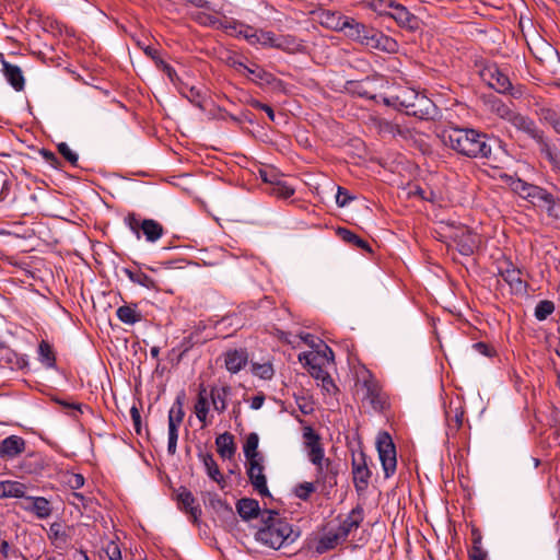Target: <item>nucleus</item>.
<instances>
[{
    "label": "nucleus",
    "mask_w": 560,
    "mask_h": 560,
    "mask_svg": "<svg viewBox=\"0 0 560 560\" xmlns=\"http://www.w3.org/2000/svg\"><path fill=\"white\" fill-rule=\"evenodd\" d=\"M230 392H231V387H229V386H223L221 388L213 387L211 389V393H210L211 400H212L214 409L219 413H222V412L225 411V409H226V397L230 394Z\"/></svg>",
    "instance_id": "e433bc0d"
},
{
    "label": "nucleus",
    "mask_w": 560,
    "mask_h": 560,
    "mask_svg": "<svg viewBox=\"0 0 560 560\" xmlns=\"http://www.w3.org/2000/svg\"><path fill=\"white\" fill-rule=\"evenodd\" d=\"M2 71L5 79L15 91H22L24 89L25 80L19 66L2 60Z\"/></svg>",
    "instance_id": "393cba45"
},
{
    "label": "nucleus",
    "mask_w": 560,
    "mask_h": 560,
    "mask_svg": "<svg viewBox=\"0 0 560 560\" xmlns=\"http://www.w3.org/2000/svg\"><path fill=\"white\" fill-rule=\"evenodd\" d=\"M25 485L19 481H0V498H23Z\"/></svg>",
    "instance_id": "2f4dec72"
},
{
    "label": "nucleus",
    "mask_w": 560,
    "mask_h": 560,
    "mask_svg": "<svg viewBox=\"0 0 560 560\" xmlns=\"http://www.w3.org/2000/svg\"><path fill=\"white\" fill-rule=\"evenodd\" d=\"M38 353L40 361L48 368H51L55 365V354L52 352V349L50 345L46 341H42L38 347Z\"/></svg>",
    "instance_id": "49530a36"
},
{
    "label": "nucleus",
    "mask_w": 560,
    "mask_h": 560,
    "mask_svg": "<svg viewBox=\"0 0 560 560\" xmlns=\"http://www.w3.org/2000/svg\"><path fill=\"white\" fill-rule=\"evenodd\" d=\"M268 192L281 199H288L294 194V189L280 178L268 189Z\"/></svg>",
    "instance_id": "37998d69"
},
{
    "label": "nucleus",
    "mask_w": 560,
    "mask_h": 560,
    "mask_svg": "<svg viewBox=\"0 0 560 560\" xmlns=\"http://www.w3.org/2000/svg\"><path fill=\"white\" fill-rule=\"evenodd\" d=\"M195 20L201 25L212 26L214 28H219L218 26L220 25V23H222V20H220L215 15L203 12H198L195 16Z\"/></svg>",
    "instance_id": "603ef678"
},
{
    "label": "nucleus",
    "mask_w": 560,
    "mask_h": 560,
    "mask_svg": "<svg viewBox=\"0 0 560 560\" xmlns=\"http://www.w3.org/2000/svg\"><path fill=\"white\" fill-rule=\"evenodd\" d=\"M116 315L120 322L127 325H133L142 319V315L137 304H126L117 308Z\"/></svg>",
    "instance_id": "7c9ffc66"
},
{
    "label": "nucleus",
    "mask_w": 560,
    "mask_h": 560,
    "mask_svg": "<svg viewBox=\"0 0 560 560\" xmlns=\"http://www.w3.org/2000/svg\"><path fill=\"white\" fill-rule=\"evenodd\" d=\"M343 34L352 42L371 49H377L388 54H394L398 50L397 40L352 16L349 18V23Z\"/></svg>",
    "instance_id": "7ed1b4c3"
},
{
    "label": "nucleus",
    "mask_w": 560,
    "mask_h": 560,
    "mask_svg": "<svg viewBox=\"0 0 560 560\" xmlns=\"http://www.w3.org/2000/svg\"><path fill=\"white\" fill-rule=\"evenodd\" d=\"M510 122L518 130L528 135L537 144L545 139L544 132L536 126L535 121L520 113L515 112Z\"/></svg>",
    "instance_id": "aec40b11"
},
{
    "label": "nucleus",
    "mask_w": 560,
    "mask_h": 560,
    "mask_svg": "<svg viewBox=\"0 0 560 560\" xmlns=\"http://www.w3.org/2000/svg\"><path fill=\"white\" fill-rule=\"evenodd\" d=\"M242 24L234 20H224L218 27L225 30L230 35L237 36V31L241 30Z\"/></svg>",
    "instance_id": "4d7b16f0"
},
{
    "label": "nucleus",
    "mask_w": 560,
    "mask_h": 560,
    "mask_svg": "<svg viewBox=\"0 0 560 560\" xmlns=\"http://www.w3.org/2000/svg\"><path fill=\"white\" fill-rule=\"evenodd\" d=\"M464 410L460 407L446 410V422L448 433H456L463 425Z\"/></svg>",
    "instance_id": "72a5a7b5"
},
{
    "label": "nucleus",
    "mask_w": 560,
    "mask_h": 560,
    "mask_svg": "<svg viewBox=\"0 0 560 560\" xmlns=\"http://www.w3.org/2000/svg\"><path fill=\"white\" fill-rule=\"evenodd\" d=\"M259 177L272 187L281 177L275 168L266 167L259 170Z\"/></svg>",
    "instance_id": "5fc2aeb1"
},
{
    "label": "nucleus",
    "mask_w": 560,
    "mask_h": 560,
    "mask_svg": "<svg viewBox=\"0 0 560 560\" xmlns=\"http://www.w3.org/2000/svg\"><path fill=\"white\" fill-rule=\"evenodd\" d=\"M235 65L237 66L238 70L242 69V70L246 71L248 74H254L256 77V79L264 81L267 84H272L278 81V79L273 74L265 71L264 69H261L259 67L252 69L243 62H237Z\"/></svg>",
    "instance_id": "ea45409f"
},
{
    "label": "nucleus",
    "mask_w": 560,
    "mask_h": 560,
    "mask_svg": "<svg viewBox=\"0 0 560 560\" xmlns=\"http://www.w3.org/2000/svg\"><path fill=\"white\" fill-rule=\"evenodd\" d=\"M31 505L25 506L26 511L34 513L38 518L44 520L50 516L51 506L49 501L44 497H26Z\"/></svg>",
    "instance_id": "bb28decb"
},
{
    "label": "nucleus",
    "mask_w": 560,
    "mask_h": 560,
    "mask_svg": "<svg viewBox=\"0 0 560 560\" xmlns=\"http://www.w3.org/2000/svg\"><path fill=\"white\" fill-rule=\"evenodd\" d=\"M210 505L215 509V510H225L228 511L230 514H233V510L232 508L223 500H221L219 497L217 495H213L211 497L210 499Z\"/></svg>",
    "instance_id": "680f3d73"
},
{
    "label": "nucleus",
    "mask_w": 560,
    "mask_h": 560,
    "mask_svg": "<svg viewBox=\"0 0 560 560\" xmlns=\"http://www.w3.org/2000/svg\"><path fill=\"white\" fill-rule=\"evenodd\" d=\"M200 457L206 467L208 476L215 482L221 483V481L223 480V477H222L221 471L213 458V455L210 453H206V454H201Z\"/></svg>",
    "instance_id": "58836bf2"
},
{
    "label": "nucleus",
    "mask_w": 560,
    "mask_h": 560,
    "mask_svg": "<svg viewBox=\"0 0 560 560\" xmlns=\"http://www.w3.org/2000/svg\"><path fill=\"white\" fill-rule=\"evenodd\" d=\"M355 375L357 394L361 400L369 404L374 411L384 410L387 405V396L373 373L363 366L357 371Z\"/></svg>",
    "instance_id": "20e7f679"
},
{
    "label": "nucleus",
    "mask_w": 560,
    "mask_h": 560,
    "mask_svg": "<svg viewBox=\"0 0 560 560\" xmlns=\"http://www.w3.org/2000/svg\"><path fill=\"white\" fill-rule=\"evenodd\" d=\"M499 275L515 292H522L526 287L521 277L522 271L510 260H505L503 266L499 267Z\"/></svg>",
    "instance_id": "6ab92c4d"
},
{
    "label": "nucleus",
    "mask_w": 560,
    "mask_h": 560,
    "mask_svg": "<svg viewBox=\"0 0 560 560\" xmlns=\"http://www.w3.org/2000/svg\"><path fill=\"white\" fill-rule=\"evenodd\" d=\"M388 104H393L404 109L407 115L420 119H429L433 112L432 102L427 96L409 88L400 89L396 95L392 96V101H388Z\"/></svg>",
    "instance_id": "39448f33"
},
{
    "label": "nucleus",
    "mask_w": 560,
    "mask_h": 560,
    "mask_svg": "<svg viewBox=\"0 0 560 560\" xmlns=\"http://www.w3.org/2000/svg\"><path fill=\"white\" fill-rule=\"evenodd\" d=\"M386 2L389 11L384 12L385 16L393 19L397 25L408 31H416L419 28V19L411 13L405 5L397 3L394 0H380Z\"/></svg>",
    "instance_id": "9d476101"
},
{
    "label": "nucleus",
    "mask_w": 560,
    "mask_h": 560,
    "mask_svg": "<svg viewBox=\"0 0 560 560\" xmlns=\"http://www.w3.org/2000/svg\"><path fill=\"white\" fill-rule=\"evenodd\" d=\"M247 475L252 486L261 497L270 495L261 458L248 460Z\"/></svg>",
    "instance_id": "dca6fc26"
},
{
    "label": "nucleus",
    "mask_w": 560,
    "mask_h": 560,
    "mask_svg": "<svg viewBox=\"0 0 560 560\" xmlns=\"http://www.w3.org/2000/svg\"><path fill=\"white\" fill-rule=\"evenodd\" d=\"M58 152L72 165L77 166L79 156L73 152L66 142H60L57 145Z\"/></svg>",
    "instance_id": "864d4df0"
},
{
    "label": "nucleus",
    "mask_w": 560,
    "mask_h": 560,
    "mask_svg": "<svg viewBox=\"0 0 560 560\" xmlns=\"http://www.w3.org/2000/svg\"><path fill=\"white\" fill-rule=\"evenodd\" d=\"M487 552L483 550L482 546H471L469 550V559L470 560H486Z\"/></svg>",
    "instance_id": "0e129e2a"
},
{
    "label": "nucleus",
    "mask_w": 560,
    "mask_h": 560,
    "mask_svg": "<svg viewBox=\"0 0 560 560\" xmlns=\"http://www.w3.org/2000/svg\"><path fill=\"white\" fill-rule=\"evenodd\" d=\"M215 445L218 448L219 455L224 459H231L236 451V446L234 443V436L229 433H222L217 436Z\"/></svg>",
    "instance_id": "cd10ccee"
},
{
    "label": "nucleus",
    "mask_w": 560,
    "mask_h": 560,
    "mask_svg": "<svg viewBox=\"0 0 560 560\" xmlns=\"http://www.w3.org/2000/svg\"><path fill=\"white\" fill-rule=\"evenodd\" d=\"M352 474L355 489L358 491L365 490L371 471L368 467L366 455L363 452L352 456Z\"/></svg>",
    "instance_id": "2eb2a0df"
},
{
    "label": "nucleus",
    "mask_w": 560,
    "mask_h": 560,
    "mask_svg": "<svg viewBox=\"0 0 560 560\" xmlns=\"http://www.w3.org/2000/svg\"><path fill=\"white\" fill-rule=\"evenodd\" d=\"M316 474L314 483L320 487L323 491H329L337 486L338 470L334 463L326 458L319 465H315Z\"/></svg>",
    "instance_id": "ddd939ff"
},
{
    "label": "nucleus",
    "mask_w": 560,
    "mask_h": 560,
    "mask_svg": "<svg viewBox=\"0 0 560 560\" xmlns=\"http://www.w3.org/2000/svg\"><path fill=\"white\" fill-rule=\"evenodd\" d=\"M261 522L262 526L256 532L255 538L269 548L280 549L300 537V532L276 511L266 510L261 514Z\"/></svg>",
    "instance_id": "f03ea898"
},
{
    "label": "nucleus",
    "mask_w": 560,
    "mask_h": 560,
    "mask_svg": "<svg viewBox=\"0 0 560 560\" xmlns=\"http://www.w3.org/2000/svg\"><path fill=\"white\" fill-rule=\"evenodd\" d=\"M209 411L208 398L207 397H198L195 404V413L198 420L202 423V428L206 427L207 423V415Z\"/></svg>",
    "instance_id": "09e8293b"
},
{
    "label": "nucleus",
    "mask_w": 560,
    "mask_h": 560,
    "mask_svg": "<svg viewBox=\"0 0 560 560\" xmlns=\"http://www.w3.org/2000/svg\"><path fill=\"white\" fill-rule=\"evenodd\" d=\"M363 520L364 510L361 505H357L349 512V514L339 523L338 527L336 528L339 533V537L346 540L352 532L360 527Z\"/></svg>",
    "instance_id": "a211bd4d"
},
{
    "label": "nucleus",
    "mask_w": 560,
    "mask_h": 560,
    "mask_svg": "<svg viewBox=\"0 0 560 560\" xmlns=\"http://www.w3.org/2000/svg\"><path fill=\"white\" fill-rule=\"evenodd\" d=\"M317 486L314 482H302L295 487L294 494L303 501H307L313 492L316 491Z\"/></svg>",
    "instance_id": "8fccbe9b"
},
{
    "label": "nucleus",
    "mask_w": 560,
    "mask_h": 560,
    "mask_svg": "<svg viewBox=\"0 0 560 560\" xmlns=\"http://www.w3.org/2000/svg\"><path fill=\"white\" fill-rule=\"evenodd\" d=\"M48 537L57 548H62L68 544V535L59 523H52L48 530Z\"/></svg>",
    "instance_id": "4c0bfd02"
},
{
    "label": "nucleus",
    "mask_w": 560,
    "mask_h": 560,
    "mask_svg": "<svg viewBox=\"0 0 560 560\" xmlns=\"http://www.w3.org/2000/svg\"><path fill=\"white\" fill-rule=\"evenodd\" d=\"M538 145L540 154L550 163L552 172L560 174V150L550 144L546 138Z\"/></svg>",
    "instance_id": "c85d7f7f"
},
{
    "label": "nucleus",
    "mask_w": 560,
    "mask_h": 560,
    "mask_svg": "<svg viewBox=\"0 0 560 560\" xmlns=\"http://www.w3.org/2000/svg\"><path fill=\"white\" fill-rule=\"evenodd\" d=\"M443 143L457 153L472 159H489L491 145L485 133L470 128L452 127L442 132Z\"/></svg>",
    "instance_id": "f257e3e1"
},
{
    "label": "nucleus",
    "mask_w": 560,
    "mask_h": 560,
    "mask_svg": "<svg viewBox=\"0 0 560 560\" xmlns=\"http://www.w3.org/2000/svg\"><path fill=\"white\" fill-rule=\"evenodd\" d=\"M542 117L548 124H550L553 127L555 121H557L558 118H560V114L553 109L548 108L542 110Z\"/></svg>",
    "instance_id": "338daca9"
},
{
    "label": "nucleus",
    "mask_w": 560,
    "mask_h": 560,
    "mask_svg": "<svg viewBox=\"0 0 560 560\" xmlns=\"http://www.w3.org/2000/svg\"><path fill=\"white\" fill-rule=\"evenodd\" d=\"M105 551H106L109 560H122L120 548L116 542L110 541L107 545Z\"/></svg>",
    "instance_id": "052dcab7"
},
{
    "label": "nucleus",
    "mask_w": 560,
    "mask_h": 560,
    "mask_svg": "<svg viewBox=\"0 0 560 560\" xmlns=\"http://www.w3.org/2000/svg\"><path fill=\"white\" fill-rule=\"evenodd\" d=\"M338 235L341 237L342 241L354 244L357 247L362 248L364 250L371 252V247L366 241L359 237L357 234L351 232L348 229L339 228L338 229Z\"/></svg>",
    "instance_id": "79ce46f5"
},
{
    "label": "nucleus",
    "mask_w": 560,
    "mask_h": 560,
    "mask_svg": "<svg viewBox=\"0 0 560 560\" xmlns=\"http://www.w3.org/2000/svg\"><path fill=\"white\" fill-rule=\"evenodd\" d=\"M555 311L553 302L549 300H542L538 302L535 307V317L538 320H545L549 315H551Z\"/></svg>",
    "instance_id": "de8ad7c7"
},
{
    "label": "nucleus",
    "mask_w": 560,
    "mask_h": 560,
    "mask_svg": "<svg viewBox=\"0 0 560 560\" xmlns=\"http://www.w3.org/2000/svg\"><path fill=\"white\" fill-rule=\"evenodd\" d=\"M124 272L131 282L147 289H156L155 281L141 270H131L129 268H125Z\"/></svg>",
    "instance_id": "c9c22d12"
},
{
    "label": "nucleus",
    "mask_w": 560,
    "mask_h": 560,
    "mask_svg": "<svg viewBox=\"0 0 560 560\" xmlns=\"http://www.w3.org/2000/svg\"><path fill=\"white\" fill-rule=\"evenodd\" d=\"M184 416H185V412L183 409V400L180 397H177L168 412L167 452L171 455H174L176 453L177 440H178V428L183 422Z\"/></svg>",
    "instance_id": "9b49d317"
},
{
    "label": "nucleus",
    "mask_w": 560,
    "mask_h": 560,
    "mask_svg": "<svg viewBox=\"0 0 560 560\" xmlns=\"http://www.w3.org/2000/svg\"><path fill=\"white\" fill-rule=\"evenodd\" d=\"M395 121L387 120L385 118L378 117V116H372L370 117V126L376 132L384 137V138H390L393 135V128H394Z\"/></svg>",
    "instance_id": "f704fd0d"
},
{
    "label": "nucleus",
    "mask_w": 560,
    "mask_h": 560,
    "mask_svg": "<svg viewBox=\"0 0 560 560\" xmlns=\"http://www.w3.org/2000/svg\"><path fill=\"white\" fill-rule=\"evenodd\" d=\"M125 223L138 240L142 233L148 242L155 243L164 234V228L161 223L153 219L140 220L135 213H129L125 218Z\"/></svg>",
    "instance_id": "423d86ee"
},
{
    "label": "nucleus",
    "mask_w": 560,
    "mask_h": 560,
    "mask_svg": "<svg viewBox=\"0 0 560 560\" xmlns=\"http://www.w3.org/2000/svg\"><path fill=\"white\" fill-rule=\"evenodd\" d=\"M489 85L499 93H510L513 96L521 95L522 92L517 90L514 92L513 85L506 74L499 69H494L490 73Z\"/></svg>",
    "instance_id": "b1692460"
},
{
    "label": "nucleus",
    "mask_w": 560,
    "mask_h": 560,
    "mask_svg": "<svg viewBox=\"0 0 560 560\" xmlns=\"http://www.w3.org/2000/svg\"><path fill=\"white\" fill-rule=\"evenodd\" d=\"M303 439L308 460L313 465H319L322 462H325V451L319 434L316 433L312 427H305L303 430Z\"/></svg>",
    "instance_id": "f8f14e48"
},
{
    "label": "nucleus",
    "mask_w": 560,
    "mask_h": 560,
    "mask_svg": "<svg viewBox=\"0 0 560 560\" xmlns=\"http://www.w3.org/2000/svg\"><path fill=\"white\" fill-rule=\"evenodd\" d=\"M320 385L323 387V389L325 392H327L328 394H332L337 390V386L335 385L331 376L328 374L326 375L322 381H320Z\"/></svg>",
    "instance_id": "69168bd1"
},
{
    "label": "nucleus",
    "mask_w": 560,
    "mask_h": 560,
    "mask_svg": "<svg viewBox=\"0 0 560 560\" xmlns=\"http://www.w3.org/2000/svg\"><path fill=\"white\" fill-rule=\"evenodd\" d=\"M393 129L394 130H393V135L390 138L400 139L406 142H410V141L415 140L416 132L413 129L409 128L408 126L395 122Z\"/></svg>",
    "instance_id": "c03bdc74"
},
{
    "label": "nucleus",
    "mask_w": 560,
    "mask_h": 560,
    "mask_svg": "<svg viewBox=\"0 0 560 560\" xmlns=\"http://www.w3.org/2000/svg\"><path fill=\"white\" fill-rule=\"evenodd\" d=\"M252 373L261 380H271L273 376V366L270 362L253 363Z\"/></svg>",
    "instance_id": "a18cd8bd"
},
{
    "label": "nucleus",
    "mask_w": 560,
    "mask_h": 560,
    "mask_svg": "<svg viewBox=\"0 0 560 560\" xmlns=\"http://www.w3.org/2000/svg\"><path fill=\"white\" fill-rule=\"evenodd\" d=\"M340 541H345V539L339 537L337 529L328 530L319 538L316 545V551L318 553H325L334 549Z\"/></svg>",
    "instance_id": "473e14b6"
},
{
    "label": "nucleus",
    "mask_w": 560,
    "mask_h": 560,
    "mask_svg": "<svg viewBox=\"0 0 560 560\" xmlns=\"http://www.w3.org/2000/svg\"><path fill=\"white\" fill-rule=\"evenodd\" d=\"M348 15H345L338 11L322 10L317 13L318 23L335 32H345L347 24L349 23Z\"/></svg>",
    "instance_id": "f3484780"
},
{
    "label": "nucleus",
    "mask_w": 560,
    "mask_h": 560,
    "mask_svg": "<svg viewBox=\"0 0 560 560\" xmlns=\"http://www.w3.org/2000/svg\"><path fill=\"white\" fill-rule=\"evenodd\" d=\"M520 184L521 195L524 198L528 199L536 206H545L548 215L558 218V213L556 212V200L552 194L536 185L527 184L525 182H520Z\"/></svg>",
    "instance_id": "1a4fd4ad"
},
{
    "label": "nucleus",
    "mask_w": 560,
    "mask_h": 560,
    "mask_svg": "<svg viewBox=\"0 0 560 560\" xmlns=\"http://www.w3.org/2000/svg\"><path fill=\"white\" fill-rule=\"evenodd\" d=\"M177 501L182 510L188 513L192 520V523H197L201 515V508L196 503V499L192 493L185 487H180L177 491Z\"/></svg>",
    "instance_id": "412c9836"
},
{
    "label": "nucleus",
    "mask_w": 560,
    "mask_h": 560,
    "mask_svg": "<svg viewBox=\"0 0 560 560\" xmlns=\"http://www.w3.org/2000/svg\"><path fill=\"white\" fill-rule=\"evenodd\" d=\"M317 346L318 350L299 354V361L304 362L308 368V371L313 370V368L324 366L325 363H330L334 361V352L327 345H325L323 341H318Z\"/></svg>",
    "instance_id": "4468645a"
},
{
    "label": "nucleus",
    "mask_w": 560,
    "mask_h": 560,
    "mask_svg": "<svg viewBox=\"0 0 560 560\" xmlns=\"http://www.w3.org/2000/svg\"><path fill=\"white\" fill-rule=\"evenodd\" d=\"M354 197L350 195L349 190L338 186L336 194V203L338 207H346Z\"/></svg>",
    "instance_id": "6e6d98bb"
},
{
    "label": "nucleus",
    "mask_w": 560,
    "mask_h": 560,
    "mask_svg": "<svg viewBox=\"0 0 560 560\" xmlns=\"http://www.w3.org/2000/svg\"><path fill=\"white\" fill-rule=\"evenodd\" d=\"M158 66L166 73V75L174 81V78L176 77V71L173 67H171L168 63H166L163 60H159Z\"/></svg>",
    "instance_id": "774afa93"
},
{
    "label": "nucleus",
    "mask_w": 560,
    "mask_h": 560,
    "mask_svg": "<svg viewBox=\"0 0 560 560\" xmlns=\"http://www.w3.org/2000/svg\"><path fill=\"white\" fill-rule=\"evenodd\" d=\"M10 194V183L5 175L0 173V202L5 200Z\"/></svg>",
    "instance_id": "e2e57ef3"
},
{
    "label": "nucleus",
    "mask_w": 560,
    "mask_h": 560,
    "mask_svg": "<svg viewBox=\"0 0 560 560\" xmlns=\"http://www.w3.org/2000/svg\"><path fill=\"white\" fill-rule=\"evenodd\" d=\"M276 49L287 54H298L304 50L303 40L291 34H280L276 44Z\"/></svg>",
    "instance_id": "a878e982"
},
{
    "label": "nucleus",
    "mask_w": 560,
    "mask_h": 560,
    "mask_svg": "<svg viewBox=\"0 0 560 560\" xmlns=\"http://www.w3.org/2000/svg\"><path fill=\"white\" fill-rule=\"evenodd\" d=\"M25 441L18 435H10L0 443V457L14 458L25 451Z\"/></svg>",
    "instance_id": "4be33fe9"
},
{
    "label": "nucleus",
    "mask_w": 560,
    "mask_h": 560,
    "mask_svg": "<svg viewBox=\"0 0 560 560\" xmlns=\"http://www.w3.org/2000/svg\"><path fill=\"white\" fill-rule=\"evenodd\" d=\"M259 36H260V46L268 47V48H276V44L278 40V34L267 31L264 28H259Z\"/></svg>",
    "instance_id": "3c124183"
},
{
    "label": "nucleus",
    "mask_w": 560,
    "mask_h": 560,
    "mask_svg": "<svg viewBox=\"0 0 560 560\" xmlns=\"http://www.w3.org/2000/svg\"><path fill=\"white\" fill-rule=\"evenodd\" d=\"M248 362V353L245 349L228 350L224 354L225 368L229 372L235 374L240 372Z\"/></svg>",
    "instance_id": "5701e85b"
},
{
    "label": "nucleus",
    "mask_w": 560,
    "mask_h": 560,
    "mask_svg": "<svg viewBox=\"0 0 560 560\" xmlns=\"http://www.w3.org/2000/svg\"><path fill=\"white\" fill-rule=\"evenodd\" d=\"M259 436L257 433H249L246 438L243 451L247 460L261 458L257 452Z\"/></svg>",
    "instance_id": "a19ab883"
},
{
    "label": "nucleus",
    "mask_w": 560,
    "mask_h": 560,
    "mask_svg": "<svg viewBox=\"0 0 560 560\" xmlns=\"http://www.w3.org/2000/svg\"><path fill=\"white\" fill-rule=\"evenodd\" d=\"M495 113L503 119L508 120L510 122L512 116L514 115V110H512L510 107H508L503 103H495L493 105Z\"/></svg>",
    "instance_id": "13d9d810"
},
{
    "label": "nucleus",
    "mask_w": 560,
    "mask_h": 560,
    "mask_svg": "<svg viewBox=\"0 0 560 560\" xmlns=\"http://www.w3.org/2000/svg\"><path fill=\"white\" fill-rule=\"evenodd\" d=\"M130 416L132 419L133 429L137 434H141L142 428H141V415L139 409L136 406H132L130 409Z\"/></svg>",
    "instance_id": "bf43d9fd"
},
{
    "label": "nucleus",
    "mask_w": 560,
    "mask_h": 560,
    "mask_svg": "<svg viewBox=\"0 0 560 560\" xmlns=\"http://www.w3.org/2000/svg\"><path fill=\"white\" fill-rule=\"evenodd\" d=\"M236 510L243 520L249 521L258 516L259 503L255 499L243 498L237 501Z\"/></svg>",
    "instance_id": "c756f323"
},
{
    "label": "nucleus",
    "mask_w": 560,
    "mask_h": 560,
    "mask_svg": "<svg viewBox=\"0 0 560 560\" xmlns=\"http://www.w3.org/2000/svg\"><path fill=\"white\" fill-rule=\"evenodd\" d=\"M376 448L384 470L385 478L392 477L397 467L396 447L392 436L387 432L377 435Z\"/></svg>",
    "instance_id": "6e6552de"
},
{
    "label": "nucleus",
    "mask_w": 560,
    "mask_h": 560,
    "mask_svg": "<svg viewBox=\"0 0 560 560\" xmlns=\"http://www.w3.org/2000/svg\"><path fill=\"white\" fill-rule=\"evenodd\" d=\"M447 237L464 256L472 255L480 244V236L466 225L451 226Z\"/></svg>",
    "instance_id": "0eeeda50"
}]
</instances>
